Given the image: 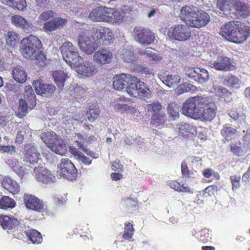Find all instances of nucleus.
Instances as JSON below:
<instances>
[{
  "instance_id": "4468645a",
  "label": "nucleus",
  "mask_w": 250,
  "mask_h": 250,
  "mask_svg": "<svg viewBox=\"0 0 250 250\" xmlns=\"http://www.w3.org/2000/svg\"><path fill=\"white\" fill-rule=\"evenodd\" d=\"M58 168L57 172L61 177L71 180L76 179L77 175V170L69 159H62Z\"/></svg>"
},
{
  "instance_id": "f3484780",
  "label": "nucleus",
  "mask_w": 250,
  "mask_h": 250,
  "mask_svg": "<svg viewBox=\"0 0 250 250\" xmlns=\"http://www.w3.org/2000/svg\"><path fill=\"white\" fill-rule=\"evenodd\" d=\"M187 75L191 79L200 83H203L209 79L208 71L198 67H189L187 70Z\"/></svg>"
},
{
  "instance_id": "cd10ccee",
  "label": "nucleus",
  "mask_w": 250,
  "mask_h": 250,
  "mask_svg": "<svg viewBox=\"0 0 250 250\" xmlns=\"http://www.w3.org/2000/svg\"><path fill=\"white\" fill-rule=\"evenodd\" d=\"M66 20L62 18H54L53 20L45 22L43 28L46 31L51 32L64 26Z\"/></svg>"
},
{
  "instance_id": "58836bf2",
  "label": "nucleus",
  "mask_w": 250,
  "mask_h": 250,
  "mask_svg": "<svg viewBox=\"0 0 250 250\" xmlns=\"http://www.w3.org/2000/svg\"><path fill=\"white\" fill-rule=\"evenodd\" d=\"M160 78L166 85L169 87L177 84L181 80V77L178 75H167L163 76L161 75Z\"/></svg>"
},
{
  "instance_id": "ea45409f",
  "label": "nucleus",
  "mask_w": 250,
  "mask_h": 250,
  "mask_svg": "<svg viewBox=\"0 0 250 250\" xmlns=\"http://www.w3.org/2000/svg\"><path fill=\"white\" fill-rule=\"evenodd\" d=\"M167 184L175 191L189 193H192V191L189 187L185 186L184 184H181L177 181H168Z\"/></svg>"
},
{
  "instance_id": "6e6d98bb",
  "label": "nucleus",
  "mask_w": 250,
  "mask_h": 250,
  "mask_svg": "<svg viewBox=\"0 0 250 250\" xmlns=\"http://www.w3.org/2000/svg\"><path fill=\"white\" fill-rule=\"evenodd\" d=\"M191 129V126L189 124L187 123L181 124L179 127V134L183 137L187 136L189 135Z\"/></svg>"
},
{
  "instance_id": "bf43d9fd",
  "label": "nucleus",
  "mask_w": 250,
  "mask_h": 250,
  "mask_svg": "<svg viewBox=\"0 0 250 250\" xmlns=\"http://www.w3.org/2000/svg\"><path fill=\"white\" fill-rule=\"evenodd\" d=\"M181 172L183 177L185 178L189 177L190 175V171L186 161H183L181 163Z\"/></svg>"
},
{
  "instance_id": "20e7f679",
  "label": "nucleus",
  "mask_w": 250,
  "mask_h": 250,
  "mask_svg": "<svg viewBox=\"0 0 250 250\" xmlns=\"http://www.w3.org/2000/svg\"><path fill=\"white\" fill-rule=\"evenodd\" d=\"M181 19L188 26L200 28L206 26L210 21L209 15L206 12L193 10V7L185 6L181 9Z\"/></svg>"
},
{
  "instance_id": "412c9836",
  "label": "nucleus",
  "mask_w": 250,
  "mask_h": 250,
  "mask_svg": "<svg viewBox=\"0 0 250 250\" xmlns=\"http://www.w3.org/2000/svg\"><path fill=\"white\" fill-rule=\"evenodd\" d=\"M23 154V161L30 164L37 163L40 156V153L36 147L30 144H27L24 146Z\"/></svg>"
},
{
  "instance_id": "6ab92c4d",
  "label": "nucleus",
  "mask_w": 250,
  "mask_h": 250,
  "mask_svg": "<svg viewBox=\"0 0 250 250\" xmlns=\"http://www.w3.org/2000/svg\"><path fill=\"white\" fill-rule=\"evenodd\" d=\"M36 179L39 182L45 184L53 183L55 177L51 172L45 167H39L34 169Z\"/></svg>"
},
{
  "instance_id": "37998d69",
  "label": "nucleus",
  "mask_w": 250,
  "mask_h": 250,
  "mask_svg": "<svg viewBox=\"0 0 250 250\" xmlns=\"http://www.w3.org/2000/svg\"><path fill=\"white\" fill-rule=\"evenodd\" d=\"M167 110L171 119L175 120L179 117L180 107L175 102H170L168 105Z\"/></svg>"
},
{
  "instance_id": "b1692460",
  "label": "nucleus",
  "mask_w": 250,
  "mask_h": 250,
  "mask_svg": "<svg viewBox=\"0 0 250 250\" xmlns=\"http://www.w3.org/2000/svg\"><path fill=\"white\" fill-rule=\"evenodd\" d=\"M25 207L29 209L41 211L43 209L42 202L36 197L29 194H24L23 197Z\"/></svg>"
},
{
  "instance_id": "7ed1b4c3",
  "label": "nucleus",
  "mask_w": 250,
  "mask_h": 250,
  "mask_svg": "<svg viewBox=\"0 0 250 250\" xmlns=\"http://www.w3.org/2000/svg\"><path fill=\"white\" fill-rule=\"evenodd\" d=\"M42 44L36 36L29 35L21 42L20 49L24 57L29 60L44 59L45 57L41 52Z\"/></svg>"
},
{
  "instance_id": "0eeeda50",
  "label": "nucleus",
  "mask_w": 250,
  "mask_h": 250,
  "mask_svg": "<svg viewBox=\"0 0 250 250\" xmlns=\"http://www.w3.org/2000/svg\"><path fill=\"white\" fill-rule=\"evenodd\" d=\"M42 141L54 152L63 155L66 152V147L63 140L53 131L42 133L41 136Z\"/></svg>"
},
{
  "instance_id": "69168bd1",
  "label": "nucleus",
  "mask_w": 250,
  "mask_h": 250,
  "mask_svg": "<svg viewBox=\"0 0 250 250\" xmlns=\"http://www.w3.org/2000/svg\"><path fill=\"white\" fill-rule=\"evenodd\" d=\"M15 171L18 174V175L21 178H22L24 175L25 174V170L24 168L21 166V165L19 167L16 169Z\"/></svg>"
},
{
  "instance_id": "c03bdc74",
  "label": "nucleus",
  "mask_w": 250,
  "mask_h": 250,
  "mask_svg": "<svg viewBox=\"0 0 250 250\" xmlns=\"http://www.w3.org/2000/svg\"><path fill=\"white\" fill-rule=\"evenodd\" d=\"M240 80L235 75H229L223 80V84L228 87L237 88L239 87Z\"/></svg>"
},
{
  "instance_id": "5fc2aeb1",
  "label": "nucleus",
  "mask_w": 250,
  "mask_h": 250,
  "mask_svg": "<svg viewBox=\"0 0 250 250\" xmlns=\"http://www.w3.org/2000/svg\"><path fill=\"white\" fill-rule=\"evenodd\" d=\"M230 151L235 156H241L244 154L243 148L234 143H231L229 145Z\"/></svg>"
},
{
  "instance_id": "39448f33",
  "label": "nucleus",
  "mask_w": 250,
  "mask_h": 250,
  "mask_svg": "<svg viewBox=\"0 0 250 250\" xmlns=\"http://www.w3.org/2000/svg\"><path fill=\"white\" fill-rule=\"evenodd\" d=\"M89 19L95 22L116 23L122 20L120 12L115 9L99 6L93 9L89 13Z\"/></svg>"
},
{
  "instance_id": "bb28decb",
  "label": "nucleus",
  "mask_w": 250,
  "mask_h": 250,
  "mask_svg": "<svg viewBox=\"0 0 250 250\" xmlns=\"http://www.w3.org/2000/svg\"><path fill=\"white\" fill-rule=\"evenodd\" d=\"M19 220L13 216L0 215V225L4 229L10 230L19 225Z\"/></svg>"
},
{
  "instance_id": "79ce46f5",
  "label": "nucleus",
  "mask_w": 250,
  "mask_h": 250,
  "mask_svg": "<svg viewBox=\"0 0 250 250\" xmlns=\"http://www.w3.org/2000/svg\"><path fill=\"white\" fill-rule=\"evenodd\" d=\"M16 205V201L8 196H3L0 199V208L6 210L13 208Z\"/></svg>"
},
{
  "instance_id": "a878e982",
  "label": "nucleus",
  "mask_w": 250,
  "mask_h": 250,
  "mask_svg": "<svg viewBox=\"0 0 250 250\" xmlns=\"http://www.w3.org/2000/svg\"><path fill=\"white\" fill-rule=\"evenodd\" d=\"M1 185L5 189L13 195L18 194L20 192V185L15 180L9 177H4L3 178Z\"/></svg>"
},
{
  "instance_id": "2f4dec72",
  "label": "nucleus",
  "mask_w": 250,
  "mask_h": 250,
  "mask_svg": "<svg viewBox=\"0 0 250 250\" xmlns=\"http://www.w3.org/2000/svg\"><path fill=\"white\" fill-rule=\"evenodd\" d=\"M140 55H146L150 61L154 63H158L161 61L162 57L157 53L155 52L152 48L147 47L145 50L139 52Z\"/></svg>"
},
{
  "instance_id": "e433bc0d",
  "label": "nucleus",
  "mask_w": 250,
  "mask_h": 250,
  "mask_svg": "<svg viewBox=\"0 0 250 250\" xmlns=\"http://www.w3.org/2000/svg\"><path fill=\"white\" fill-rule=\"evenodd\" d=\"M25 233L33 244H39L42 242V237L41 233L35 229L25 231Z\"/></svg>"
},
{
  "instance_id": "2eb2a0df",
  "label": "nucleus",
  "mask_w": 250,
  "mask_h": 250,
  "mask_svg": "<svg viewBox=\"0 0 250 250\" xmlns=\"http://www.w3.org/2000/svg\"><path fill=\"white\" fill-rule=\"evenodd\" d=\"M78 44L81 50L86 55H91L99 47L92 36L90 37L84 33L78 36Z\"/></svg>"
},
{
  "instance_id": "9d476101",
  "label": "nucleus",
  "mask_w": 250,
  "mask_h": 250,
  "mask_svg": "<svg viewBox=\"0 0 250 250\" xmlns=\"http://www.w3.org/2000/svg\"><path fill=\"white\" fill-rule=\"evenodd\" d=\"M23 97L24 99L19 100L18 116L20 118H22L26 115L28 108L32 109L36 104V96L30 85L25 87Z\"/></svg>"
},
{
  "instance_id": "a19ab883",
  "label": "nucleus",
  "mask_w": 250,
  "mask_h": 250,
  "mask_svg": "<svg viewBox=\"0 0 250 250\" xmlns=\"http://www.w3.org/2000/svg\"><path fill=\"white\" fill-rule=\"evenodd\" d=\"M12 74L15 80L19 83H23L27 79V74L21 67H15L13 70Z\"/></svg>"
},
{
  "instance_id": "13d9d810",
  "label": "nucleus",
  "mask_w": 250,
  "mask_h": 250,
  "mask_svg": "<svg viewBox=\"0 0 250 250\" xmlns=\"http://www.w3.org/2000/svg\"><path fill=\"white\" fill-rule=\"evenodd\" d=\"M193 86V85L188 83H183L180 84L177 88V90L178 92L181 94L183 93L187 92L191 89V87Z\"/></svg>"
},
{
  "instance_id": "864d4df0",
  "label": "nucleus",
  "mask_w": 250,
  "mask_h": 250,
  "mask_svg": "<svg viewBox=\"0 0 250 250\" xmlns=\"http://www.w3.org/2000/svg\"><path fill=\"white\" fill-rule=\"evenodd\" d=\"M161 108L162 105L159 102H154L148 105V109L151 112V115L162 114L160 112Z\"/></svg>"
},
{
  "instance_id": "de8ad7c7",
  "label": "nucleus",
  "mask_w": 250,
  "mask_h": 250,
  "mask_svg": "<svg viewBox=\"0 0 250 250\" xmlns=\"http://www.w3.org/2000/svg\"><path fill=\"white\" fill-rule=\"evenodd\" d=\"M218 190V187L215 185L208 186L204 189L200 191L199 194L202 197L208 198L214 195L215 193Z\"/></svg>"
},
{
  "instance_id": "393cba45",
  "label": "nucleus",
  "mask_w": 250,
  "mask_h": 250,
  "mask_svg": "<svg viewBox=\"0 0 250 250\" xmlns=\"http://www.w3.org/2000/svg\"><path fill=\"white\" fill-rule=\"evenodd\" d=\"M231 13L245 18L250 15V7L248 3L235 0Z\"/></svg>"
},
{
  "instance_id": "4d7b16f0",
  "label": "nucleus",
  "mask_w": 250,
  "mask_h": 250,
  "mask_svg": "<svg viewBox=\"0 0 250 250\" xmlns=\"http://www.w3.org/2000/svg\"><path fill=\"white\" fill-rule=\"evenodd\" d=\"M57 16V14L52 10H48L42 12L39 16L41 21H45Z\"/></svg>"
},
{
  "instance_id": "49530a36",
  "label": "nucleus",
  "mask_w": 250,
  "mask_h": 250,
  "mask_svg": "<svg viewBox=\"0 0 250 250\" xmlns=\"http://www.w3.org/2000/svg\"><path fill=\"white\" fill-rule=\"evenodd\" d=\"M135 229L133 225L130 222L125 223V230L123 234V238L125 240H128L132 238Z\"/></svg>"
},
{
  "instance_id": "9b49d317",
  "label": "nucleus",
  "mask_w": 250,
  "mask_h": 250,
  "mask_svg": "<svg viewBox=\"0 0 250 250\" xmlns=\"http://www.w3.org/2000/svg\"><path fill=\"white\" fill-rule=\"evenodd\" d=\"M93 39L95 40L98 45H108L113 43L114 36L109 27L98 26L92 29Z\"/></svg>"
},
{
  "instance_id": "09e8293b",
  "label": "nucleus",
  "mask_w": 250,
  "mask_h": 250,
  "mask_svg": "<svg viewBox=\"0 0 250 250\" xmlns=\"http://www.w3.org/2000/svg\"><path fill=\"white\" fill-rule=\"evenodd\" d=\"M209 229L206 228L202 229L196 233V238L197 240L203 243H207L210 239V234Z\"/></svg>"
},
{
  "instance_id": "a18cd8bd",
  "label": "nucleus",
  "mask_w": 250,
  "mask_h": 250,
  "mask_svg": "<svg viewBox=\"0 0 250 250\" xmlns=\"http://www.w3.org/2000/svg\"><path fill=\"white\" fill-rule=\"evenodd\" d=\"M166 119V117L165 113L152 114L150 123L151 125L157 127L164 124Z\"/></svg>"
},
{
  "instance_id": "c756f323",
  "label": "nucleus",
  "mask_w": 250,
  "mask_h": 250,
  "mask_svg": "<svg viewBox=\"0 0 250 250\" xmlns=\"http://www.w3.org/2000/svg\"><path fill=\"white\" fill-rule=\"evenodd\" d=\"M52 75L59 88L62 89L65 81L68 78L67 74L62 70H55L52 72Z\"/></svg>"
},
{
  "instance_id": "f704fd0d",
  "label": "nucleus",
  "mask_w": 250,
  "mask_h": 250,
  "mask_svg": "<svg viewBox=\"0 0 250 250\" xmlns=\"http://www.w3.org/2000/svg\"><path fill=\"white\" fill-rule=\"evenodd\" d=\"M129 99L127 98L121 97L115 99L114 102V109L119 111L124 112L127 111L129 108L127 103Z\"/></svg>"
},
{
  "instance_id": "6e6552de",
  "label": "nucleus",
  "mask_w": 250,
  "mask_h": 250,
  "mask_svg": "<svg viewBox=\"0 0 250 250\" xmlns=\"http://www.w3.org/2000/svg\"><path fill=\"white\" fill-rule=\"evenodd\" d=\"M60 48L63 60L71 67H76L83 60L77 48L72 42H65Z\"/></svg>"
},
{
  "instance_id": "5701e85b",
  "label": "nucleus",
  "mask_w": 250,
  "mask_h": 250,
  "mask_svg": "<svg viewBox=\"0 0 250 250\" xmlns=\"http://www.w3.org/2000/svg\"><path fill=\"white\" fill-rule=\"evenodd\" d=\"M33 85L36 93L38 95L48 96L53 94L56 90L54 85L42 83V80L34 81Z\"/></svg>"
},
{
  "instance_id": "dca6fc26",
  "label": "nucleus",
  "mask_w": 250,
  "mask_h": 250,
  "mask_svg": "<svg viewBox=\"0 0 250 250\" xmlns=\"http://www.w3.org/2000/svg\"><path fill=\"white\" fill-rule=\"evenodd\" d=\"M210 66L218 71H232L236 69L235 62L226 56H220L217 60L210 63Z\"/></svg>"
},
{
  "instance_id": "f257e3e1",
  "label": "nucleus",
  "mask_w": 250,
  "mask_h": 250,
  "mask_svg": "<svg viewBox=\"0 0 250 250\" xmlns=\"http://www.w3.org/2000/svg\"><path fill=\"white\" fill-rule=\"evenodd\" d=\"M182 111L187 116L210 122L216 115L217 106L208 97L197 96L187 99L183 104Z\"/></svg>"
},
{
  "instance_id": "4be33fe9",
  "label": "nucleus",
  "mask_w": 250,
  "mask_h": 250,
  "mask_svg": "<svg viewBox=\"0 0 250 250\" xmlns=\"http://www.w3.org/2000/svg\"><path fill=\"white\" fill-rule=\"evenodd\" d=\"M76 67L79 74L88 77L93 76L98 71L96 65L93 62L88 61L79 64Z\"/></svg>"
},
{
  "instance_id": "1a4fd4ad",
  "label": "nucleus",
  "mask_w": 250,
  "mask_h": 250,
  "mask_svg": "<svg viewBox=\"0 0 250 250\" xmlns=\"http://www.w3.org/2000/svg\"><path fill=\"white\" fill-rule=\"evenodd\" d=\"M126 90L130 96L140 98H148L151 93L147 84L135 76Z\"/></svg>"
},
{
  "instance_id": "603ef678",
  "label": "nucleus",
  "mask_w": 250,
  "mask_h": 250,
  "mask_svg": "<svg viewBox=\"0 0 250 250\" xmlns=\"http://www.w3.org/2000/svg\"><path fill=\"white\" fill-rule=\"evenodd\" d=\"M123 205L128 209L136 208L137 203L132 198L126 197L122 200Z\"/></svg>"
},
{
  "instance_id": "052dcab7",
  "label": "nucleus",
  "mask_w": 250,
  "mask_h": 250,
  "mask_svg": "<svg viewBox=\"0 0 250 250\" xmlns=\"http://www.w3.org/2000/svg\"><path fill=\"white\" fill-rule=\"evenodd\" d=\"M8 163L9 167L14 171L20 166V163L19 162V160L16 159H12L9 160Z\"/></svg>"
},
{
  "instance_id": "f03ea898",
  "label": "nucleus",
  "mask_w": 250,
  "mask_h": 250,
  "mask_svg": "<svg viewBox=\"0 0 250 250\" xmlns=\"http://www.w3.org/2000/svg\"><path fill=\"white\" fill-rule=\"evenodd\" d=\"M219 34L227 41L236 44L244 43L250 36V27L238 21H229L223 24Z\"/></svg>"
},
{
  "instance_id": "f8f14e48",
  "label": "nucleus",
  "mask_w": 250,
  "mask_h": 250,
  "mask_svg": "<svg viewBox=\"0 0 250 250\" xmlns=\"http://www.w3.org/2000/svg\"><path fill=\"white\" fill-rule=\"evenodd\" d=\"M167 35L172 40L185 42L190 38L191 31L187 24H179L170 27L168 29Z\"/></svg>"
},
{
  "instance_id": "8fccbe9b",
  "label": "nucleus",
  "mask_w": 250,
  "mask_h": 250,
  "mask_svg": "<svg viewBox=\"0 0 250 250\" xmlns=\"http://www.w3.org/2000/svg\"><path fill=\"white\" fill-rule=\"evenodd\" d=\"M122 57L124 62H133L135 60L134 52L129 49H124L122 54Z\"/></svg>"
},
{
  "instance_id": "3c124183",
  "label": "nucleus",
  "mask_w": 250,
  "mask_h": 250,
  "mask_svg": "<svg viewBox=\"0 0 250 250\" xmlns=\"http://www.w3.org/2000/svg\"><path fill=\"white\" fill-rule=\"evenodd\" d=\"M230 180L232 185L233 191L236 190L241 186V175L240 174H236L230 176Z\"/></svg>"
},
{
  "instance_id": "aec40b11",
  "label": "nucleus",
  "mask_w": 250,
  "mask_h": 250,
  "mask_svg": "<svg viewBox=\"0 0 250 250\" xmlns=\"http://www.w3.org/2000/svg\"><path fill=\"white\" fill-rule=\"evenodd\" d=\"M134 76L125 73L116 75L113 78V86L115 90H120L130 83Z\"/></svg>"
},
{
  "instance_id": "7c9ffc66",
  "label": "nucleus",
  "mask_w": 250,
  "mask_h": 250,
  "mask_svg": "<svg viewBox=\"0 0 250 250\" xmlns=\"http://www.w3.org/2000/svg\"><path fill=\"white\" fill-rule=\"evenodd\" d=\"M222 136L227 142L231 141L236 135L237 131L236 129L230 126L229 125L226 124L221 130Z\"/></svg>"
},
{
  "instance_id": "473e14b6",
  "label": "nucleus",
  "mask_w": 250,
  "mask_h": 250,
  "mask_svg": "<svg viewBox=\"0 0 250 250\" xmlns=\"http://www.w3.org/2000/svg\"><path fill=\"white\" fill-rule=\"evenodd\" d=\"M13 25L22 29H27L30 27L28 21L20 15H14L11 18Z\"/></svg>"
},
{
  "instance_id": "423d86ee",
  "label": "nucleus",
  "mask_w": 250,
  "mask_h": 250,
  "mask_svg": "<svg viewBox=\"0 0 250 250\" xmlns=\"http://www.w3.org/2000/svg\"><path fill=\"white\" fill-rule=\"evenodd\" d=\"M75 143L78 148L74 146H69V150L70 153L78 160L82 162L85 165H89L91 163V160L86 156H84L79 149L82 150L88 156H89L93 159H96L98 156L96 154L89 149H87L84 146L85 138L79 133L75 134Z\"/></svg>"
},
{
  "instance_id": "774afa93",
  "label": "nucleus",
  "mask_w": 250,
  "mask_h": 250,
  "mask_svg": "<svg viewBox=\"0 0 250 250\" xmlns=\"http://www.w3.org/2000/svg\"><path fill=\"white\" fill-rule=\"evenodd\" d=\"M213 172V170L211 168H206L203 171V175L205 177L208 178L212 175Z\"/></svg>"
},
{
  "instance_id": "c9c22d12",
  "label": "nucleus",
  "mask_w": 250,
  "mask_h": 250,
  "mask_svg": "<svg viewBox=\"0 0 250 250\" xmlns=\"http://www.w3.org/2000/svg\"><path fill=\"white\" fill-rule=\"evenodd\" d=\"M235 0H217V7L221 11L231 13Z\"/></svg>"
},
{
  "instance_id": "e2e57ef3",
  "label": "nucleus",
  "mask_w": 250,
  "mask_h": 250,
  "mask_svg": "<svg viewBox=\"0 0 250 250\" xmlns=\"http://www.w3.org/2000/svg\"><path fill=\"white\" fill-rule=\"evenodd\" d=\"M138 68L137 70H139V72H140L141 73H144L146 75L150 76L151 75H152V73L150 71L149 68H148L147 67H145L144 66H142L139 65L138 66Z\"/></svg>"
},
{
  "instance_id": "4c0bfd02",
  "label": "nucleus",
  "mask_w": 250,
  "mask_h": 250,
  "mask_svg": "<svg viewBox=\"0 0 250 250\" xmlns=\"http://www.w3.org/2000/svg\"><path fill=\"white\" fill-rule=\"evenodd\" d=\"M3 4L9 5L16 9L23 11L26 7L25 0H0Z\"/></svg>"
},
{
  "instance_id": "338daca9",
  "label": "nucleus",
  "mask_w": 250,
  "mask_h": 250,
  "mask_svg": "<svg viewBox=\"0 0 250 250\" xmlns=\"http://www.w3.org/2000/svg\"><path fill=\"white\" fill-rule=\"evenodd\" d=\"M229 115L234 120H238L239 117V113L236 109L231 110Z\"/></svg>"
},
{
  "instance_id": "ddd939ff",
  "label": "nucleus",
  "mask_w": 250,
  "mask_h": 250,
  "mask_svg": "<svg viewBox=\"0 0 250 250\" xmlns=\"http://www.w3.org/2000/svg\"><path fill=\"white\" fill-rule=\"evenodd\" d=\"M133 33L135 41L143 45L152 43L155 39L154 33L148 28L136 27L133 30Z\"/></svg>"
},
{
  "instance_id": "72a5a7b5",
  "label": "nucleus",
  "mask_w": 250,
  "mask_h": 250,
  "mask_svg": "<svg viewBox=\"0 0 250 250\" xmlns=\"http://www.w3.org/2000/svg\"><path fill=\"white\" fill-rule=\"evenodd\" d=\"M5 38L6 44L13 47L19 43L21 39L19 34L14 31H8Z\"/></svg>"
},
{
  "instance_id": "680f3d73",
  "label": "nucleus",
  "mask_w": 250,
  "mask_h": 250,
  "mask_svg": "<svg viewBox=\"0 0 250 250\" xmlns=\"http://www.w3.org/2000/svg\"><path fill=\"white\" fill-rule=\"evenodd\" d=\"M244 146L248 148L250 146V129L247 130L246 134L243 137Z\"/></svg>"
},
{
  "instance_id": "0e129e2a",
  "label": "nucleus",
  "mask_w": 250,
  "mask_h": 250,
  "mask_svg": "<svg viewBox=\"0 0 250 250\" xmlns=\"http://www.w3.org/2000/svg\"><path fill=\"white\" fill-rule=\"evenodd\" d=\"M0 147V150L4 152L12 153L15 152V147L13 146H4Z\"/></svg>"
},
{
  "instance_id": "a211bd4d",
  "label": "nucleus",
  "mask_w": 250,
  "mask_h": 250,
  "mask_svg": "<svg viewBox=\"0 0 250 250\" xmlns=\"http://www.w3.org/2000/svg\"><path fill=\"white\" fill-rule=\"evenodd\" d=\"M114 58L113 52L109 49L102 48L95 51L93 54V60L98 64L105 65L112 62Z\"/></svg>"
},
{
  "instance_id": "c85d7f7f",
  "label": "nucleus",
  "mask_w": 250,
  "mask_h": 250,
  "mask_svg": "<svg viewBox=\"0 0 250 250\" xmlns=\"http://www.w3.org/2000/svg\"><path fill=\"white\" fill-rule=\"evenodd\" d=\"M100 113L98 105L93 104L86 108L85 116L89 122L93 123L98 119Z\"/></svg>"
}]
</instances>
